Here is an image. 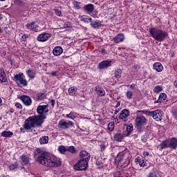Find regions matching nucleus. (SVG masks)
Masks as SVG:
<instances>
[{
    "instance_id": "412c9836",
    "label": "nucleus",
    "mask_w": 177,
    "mask_h": 177,
    "mask_svg": "<svg viewBox=\"0 0 177 177\" xmlns=\"http://www.w3.org/2000/svg\"><path fill=\"white\" fill-rule=\"evenodd\" d=\"M169 149H175L177 147V139L175 138H171L169 140Z\"/></svg>"
},
{
    "instance_id": "37998d69",
    "label": "nucleus",
    "mask_w": 177,
    "mask_h": 177,
    "mask_svg": "<svg viewBox=\"0 0 177 177\" xmlns=\"http://www.w3.org/2000/svg\"><path fill=\"white\" fill-rule=\"evenodd\" d=\"M46 97V95H45V93H38L37 95V99L39 100H44V99H45Z\"/></svg>"
},
{
    "instance_id": "864d4df0",
    "label": "nucleus",
    "mask_w": 177,
    "mask_h": 177,
    "mask_svg": "<svg viewBox=\"0 0 177 177\" xmlns=\"http://www.w3.org/2000/svg\"><path fill=\"white\" fill-rule=\"evenodd\" d=\"M130 89H136V84H133L129 86Z\"/></svg>"
},
{
    "instance_id": "09e8293b",
    "label": "nucleus",
    "mask_w": 177,
    "mask_h": 177,
    "mask_svg": "<svg viewBox=\"0 0 177 177\" xmlns=\"http://www.w3.org/2000/svg\"><path fill=\"white\" fill-rule=\"evenodd\" d=\"M95 164L98 167H102L103 165V162H102V160H100V159H97Z\"/></svg>"
},
{
    "instance_id": "49530a36",
    "label": "nucleus",
    "mask_w": 177,
    "mask_h": 177,
    "mask_svg": "<svg viewBox=\"0 0 177 177\" xmlns=\"http://www.w3.org/2000/svg\"><path fill=\"white\" fill-rule=\"evenodd\" d=\"M147 177H157V173L156 171H152L148 174Z\"/></svg>"
},
{
    "instance_id": "ddd939ff",
    "label": "nucleus",
    "mask_w": 177,
    "mask_h": 177,
    "mask_svg": "<svg viewBox=\"0 0 177 177\" xmlns=\"http://www.w3.org/2000/svg\"><path fill=\"white\" fill-rule=\"evenodd\" d=\"M128 117H129V110L123 109L120 111L119 120H122L124 122H127V121H128Z\"/></svg>"
},
{
    "instance_id": "bb28decb",
    "label": "nucleus",
    "mask_w": 177,
    "mask_h": 177,
    "mask_svg": "<svg viewBox=\"0 0 177 177\" xmlns=\"http://www.w3.org/2000/svg\"><path fill=\"white\" fill-rule=\"evenodd\" d=\"M160 150H162L164 149H168V147L169 148V140H166L165 141H162L160 145Z\"/></svg>"
},
{
    "instance_id": "f704fd0d",
    "label": "nucleus",
    "mask_w": 177,
    "mask_h": 177,
    "mask_svg": "<svg viewBox=\"0 0 177 177\" xmlns=\"http://www.w3.org/2000/svg\"><path fill=\"white\" fill-rule=\"evenodd\" d=\"M17 168H19V164H17V162L12 163L9 165L10 171H15V169H17Z\"/></svg>"
},
{
    "instance_id": "4c0bfd02",
    "label": "nucleus",
    "mask_w": 177,
    "mask_h": 177,
    "mask_svg": "<svg viewBox=\"0 0 177 177\" xmlns=\"http://www.w3.org/2000/svg\"><path fill=\"white\" fill-rule=\"evenodd\" d=\"M158 99L162 103V102H165V100H167V94H165V93H161L159 95Z\"/></svg>"
},
{
    "instance_id": "72a5a7b5",
    "label": "nucleus",
    "mask_w": 177,
    "mask_h": 177,
    "mask_svg": "<svg viewBox=\"0 0 177 177\" xmlns=\"http://www.w3.org/2000/svg\"><path fill=\"white\" fill-rule=\"evenodd\" d=\"M82 21H84V23H91L92 21V18L86 16V15H82L81 18Z\"/></svg>"
},
{
    "instance_id": "3c124183",
    "label": "nucleus",
    "mask_w": 177,
    "mask_h": 177,
    "mask_svg": "<svg viewBox=\"0 0 177 177\" xmlns=\"http://www.w3.org/2000/svg\"><path fill=\"white\" fill-rule=\"evenodd\" d=\"M133 68L134 70H136V71H138L140 68V66L138 64H135L133 66Z\"/></svg>"
},
{
    "instance_id": "338daca9",
    "label": "nucleus",
    "mask_w": 177,
    "mask_h": 177,
    "mask_svg": "<svg viewBox=\"0 0 177 177\" xmlns=\"http://www.w3.org/2000/svg\"><path fill=\"white\" fill-rule=\"evenodd\" d=\"M3 19V17L2 16L1 14H0V20H2Z\"/></svg>"
},
{
    "instance_id": "c03bdc74",
    "label": "nucleus",
    "mask_w": 177,
    "mask_h": 177,
    "mask_svg": "<svg viewBox=\"0 0 177 177\" xmlns=\"http://www.w3.org/2000/svg\"><path fill=\"white\" fill-rule=\"evenodd\" d=\"M67 118H71V120H75V115L74 114V112L71 111L70 113L66 114Z\"/></svg>"
},
{
    "instance_id": "20e7f679",
    "label": "nucleus",
    "mask_w": 177,
    "mask_h": 177,
    "mask_svg": "<svg viewBox=\"0 0 177 177\" xmlns=\"http://www.w3.org/2000/svg\"><path fill=\"white\" fill-rule=\"evenodd\" d=\"M137 113H142L143 114H146V115H149L156 121H161V120H162V111L161 110H156L153 111L147 110L137 111Z\"/></svg>"
},
{
    "instance_id": "8fccbe9b",
    "label": "nucleus",
    "mask_w": 177,
    "mask_h": 177,
    "mask_svg": "<svg viewBox=\"0 0 177 177\" xmlns=\"http://www.w3.org/2000/svg\"><path fill=\"white\" fill-rule=\"evenodd\" d=\"M55 15H57V16H62V11L59 9H55Z\"/></svg>"
},
{
    "instance_id": "c85d7f7f",
    "label": "nucleus",
    "mask_w": 177,
    "mask_h": 177,
    "mask_svg": "<svg viewBox=\"0 0 177 177\" xmlns=\"http://www.w3.org/2000/svg\"><path fill=\"white\" fill-rule=\"evenodd\" d=\"M26 74L28 75V77L29 78H31L32 80H33V78H35V71H32L31 69H28L26 71Z\"/></svg>"
},
{
    "instance_id": "9d476101",
    "label": "nucleus",
    "mask_w": 177,
    "mask_h": 177,
    "mask_svg": "<svg viewBox=\"0 0 177 177\" xmlns=\"http://www.w3.org/2000/svg\"><path fill=\"white\" fill-rule=\"evenodd\" d=\"M70 127H74V122L70 120L66 122L64 120H61L58 122V128H59V129H68Z\"/></svg>"
},
{
    "instance_id": "5701e85b",
    "label": "nucleus",
    "mask_w": 177,
    "mask_h": 177,
    "mask_svg": "<svg viewBox=\"0 0 177 177\" xmlns=\"http://www.w3.org/2000/svg\"><path fill=\"white\" fill-rule=\"evenodd\" d=\"M8 78L6 77V73L3 68H0V81L1 82H6Z\"/></svg>"
},
{
    "instance_id": "473e14b6",
    "label": "nucleus",
    "mask_w": 177,
    "mask_h": 177,
    "mask_svg": "<svg viewBox=\"0 0 177 177\" xmlns=\"http://www.w3.org/2000/svg\"><path fill=\"white\" fill-rule=\"evenodd\" d=\"M66 151H69V153H71L72 154H75V153H77V149H75V147L70 146L66 147Z\"/></svg>"
},
{
    "instance_id": "6ab92c4d",
    "label": "nucleus",
    "mask_w": 177,
    "mask_h": 177,
    "mask_svg": "<svg viewBox=\"0 0 177 177\" xmlns=\"http://www.w3.org/2000/svg\"><path fill=\"white\" fill-rule=\"evenodd\" d=\"M84 10L87 12V13H93L95 10V6L92 3L87 4L83 7Z\"/></svg>"
},
{
    "instance_id": "423d86ee",
    "label": "nucleus",
    "mask_w": 177,
    "mask_h": 177,
    "mask_svg": "<svg viewBox=\"0 0 177 177\" xmlns=\"http://www.w3.org/2000/svg\"><path fill=\"white\" fill-rule=\"evenodd\" d=\"M147 122V119L145 118V116H137L135 120V127L138 129V131H141L142 127L146 125Z\"/></svg>"
},
{
    "instance_id": "393cba45",
    "label": "nucleus",
    "mask_w": 177,
    "mask_h": 177,
    "mask_svg": "<svg viewBox=\"0 0 177 177\" xmlns=\"http://www.w3.org/2000/svg\"><path fill=\"white\" fill-rule=\"evenodd\" d=\"M153 68L154 70L158 71V73H161V71H162L163 66H162V64H161V63L156 62L153 64Z\"/></svg>"
},
{
    "instance_id": "aec40b11",
    "label": "nucleus",
    "mask_w": 177,
    "mask_h": 177,
    "mask_svg": "<svg viewBox=\"0 0 177 177\" xmlns=\"http://www.w3.org/2000/svg\"><path fill=\"white\" fill-rule=\"evenodd\" d=\"M21 100L23 102L24 104H26V106L31 105V103H32L31 98H30V97L27 95L21 96Z\"/></svg>"
},
{
    "instance_id": "0e129e2a",
    "label": "nucleus",
    "mask_w": 177,
    "mask_h": 177,
    "mask_svg": "<svg viewBox=\"0 0 177 177\" xmlns=\"http://www.w3.org/2000/svg\"><path fill=\"white\" fill-rule=\"evenodd\" d=\"M174 86H176V88H177V81L176 80L174 82Z\"/></svg>"
},
{
    "instance_id": "f3484780",
    "label": "nucleus",
    "mask_w": 177,
    "mask_h": 177,
    "mask_svg": "<svg viewBox=\"0 0 177 177\" xmlns=\"http://www.w3.org/2000/svg\"><path fill=\"white\" fill-rule=\"evenodd\" d=\"M80 157L86 161H89L91 160V153H88L86 151L83 150L80 152Z\"/></svg>"
},
{
    "instance_id": "a211bd4d",
    "label": "nucleus",
    "mask_w": 177,
    "mask_h": 177,
    "mask_svg": "<svg viewBox=\"0 0 177 177\" xmlns=\"http://www.w3.org/2000/svg\"><path fill=\"white\" fill-rule=\"evenodd\" d=\"M124 39H125V37L122 33H119L115 37H113V41L115 44H120V42H122Z\"/></svg>"
},
{
    "instance_id": "13d9d810",
    "label": "nucleus",
    "mask_w": 177,
    "mask_h": 177,
    "mask_svg": "<svg viewBox=\"0 0 177 177\" xmlns=\"http://www.w3.org/2000/svg\"><path fill=\"white\" fill-rule=\"evenodd\" d=\"M120 105H121V101H118V102H117L116 105H115L116 109H118V107L119 106H120Z\"/></svg>"
},
{
    "instance_id": "5fc2aeb1",
    "label": "nucleus",
    "mask_w": 177,
    "mask_h": 177,
    "mask_svg": "<svg viewBox=\"0 0 177 177\" xmlns=\"http://www.w3.org/2000/svg\"><path fill=\"white\" fill-rule=\"evenodd\" d=\"M27 35H22V37H21V39H22V41H26V39H27Z\"/></svg>"
},
{
    "instance_id": "a18cd8bd",
    "label": "nucleus",
    "mask_w": 177,
    "mask_h": 177,
    "mask_svg": "<svg viewBox=\"0 0 177 177\" xmlns=\"http://www.w3.org/2000/svg\"><path fill=\"white\" fill-rule=\"evenodd\" d=\"M73 5L74 6V8L75 9H80V5H81V3L77 1H73Z\"/></svg>"
},
{
    "instance_id": "69168bd1",
    "label": "nucleus",
    "mask_w": 177,
    "mask_h": 177,
    "mask_svg": "<svg viewBox=\"0 0 177 177\" xmlns=\"http://www.w3.org/2000/svg\"><path fill=\"white\" fill-rule=\"evenodd\" d=\"M144 156H149V152H144Z\"/></svg>"
},
{
    "instance_id": "6e6552de",
    "label": "nucleus",
    "mask_w": 177,
    "mask_h": 177,
    "mask_svg": "<svg viewBox=\"0 0 177 177\" xmlns=\"http://www.w3.org/2000/svg\"><path fill=\"white\" fill-rule=\"evenodd\" d=\"M26 131H30L31 128H35V123L34 122V117L30 116L28 118L23 125Z\"/></svg>"
},
{
    "instance_id": "0eeeda50",
    "label": "nucleus",
    "mask_w": 177,
    "mask_h": 177,
    "mask_svg": "<svg viewBox=\"0 0 177 177\" xmlns=\"http://www.w3.org/2000/svg\"><path fill=\"white\" fill-rule=\"evenodd\" d=\"M75 171H85L88 168V160H80L74 166Z\"/></svg>"
},
{
    "instance_id": "6e6d98bb",
    "label": "nucleus",
    "mask_w": 177,
    "mask_h": 177,
    "mask_svg": "<svg viewBox=\"0 0 177 177\" xmlns=\"http://www.w3.org/2000/svg\"><path fill=\"white\" fill-rule=\"evenodd\" d=\"M100 147L102 150H104V149H106V145H104V144H101Z\"/></svg>"
},
{
    "instance_id": "c9c22d12",
    "label": "nucleus",
    "mask_w": 177,
    "mask_h": 177,
    "mask_svg": "<svg viewBox=\"0 0 177 177\" xmlns=\"http://www.w3.org/2000/svg\"><path fill=\"white\" fill-rule=\"evenodd\" d=\"M122 75V71L121 69H117L115 71V77L117 80H120L121 78V75Z\"/></svg>"
},
{
    "instance_id": "9b49d317",
    "label": "nucleus",
    "mask_w": 177,
    "mask_h": 177,
    "mask_svg": "<svg viewBox=\"0 0 177 177\" xmlns=\"http://www.w3.org/2000/svg\"><path fill=\"white\" fill-rule=\"evenodd\" d=\"M50 37H52V34L43 32L37 36V39L39 41V42H45L48 41Z\"/></svg>"
},
{
    "instance_id": "680f3d73",
    "label": "nucleus",
    "mask_w": 177,
    "mask_h": 177,
    "mask_svg": "<svg viewBox=\"0 0 177 177\" xmlns=\"http://www.w3.org/2000/svg\"><path fill=\"white\" fill-rule=\"evenodd\" d=\"M24 129H24V127H21V129H20L21 132H25Z\"/></svg>"
},
{
    "instance_id": "4d7b16f0",
    "label": "nucleus",
    "mask_w": 177,
    "mask_h": 177,
    "mask_svg": "<svg viewBox=\"0 0 177 177\" xmlns=\"http://www.w3.org/2000/svg\"><path fill=\"white\" fill-rule=\"evenodd\" d=\"M51 106L52 107H55V100H50Z\"/></svg>"
},
{
    "instance_id": "2f4dec72",
    "label": "nucleus",
    "mask_w": 177,
    "mask_h": 177,
    "mask_svg": "<svg viewBox=\"0 0 177 177\" xmlns=\"http://www.w3.org/2000/svg\"><path fill=\"white\" fill-rule=\"evenodd\" d=\"M1 136H3V138H12V136H13V132L4 131L1 133Z\"/></svg>"
},
{
    "instance_id": "39448f33",
    "label": "nucleus",
    "mask_w": 177,
    "mask_h": 177,
    "mask_svg": "<svg viewBox=\"0 0 177 177\" xmlns=\"http://www.w3.org/2000/svg\"><path fill=\"white\" fill-rule=\"evenodd\" d=\"M14 80L20 88H23V86H27L28 85V82L26 80V76L23 73L17 74L14 77Z\"/></svg>"
},
{
    "instance_id": "2eb2a0df",
    "label": "nucleus",
    "mask_w": 177,
    "mask_h": 177,
    "mask_svg": "<svg viewBox=\"0 0 177 177\" xmlns=\"http://www.w3.org/2000/svg\"><path fill=\"white\" fill-rule=\"evenodd\" d=\"M127 134L124 133H121V131H118L114 136L113 139L115 142H121L122 139L126 138Z\"/></svg>"
},
{
    "instance_id": "bf43d9fd",
    "label": "nucleus",
    "mask_w": 177,
    "mask_h": 177,
    "mask_svg": "<svg viewBox=\"0 0 177 177\" xmlns=\"http://www.w3.org/2000/svg\"><path fill=\"white\" fill-rule=\"evenodd\" d=\"M56 73H57V71L55 72H51V75H53V77H56Z\"/></svg>"
},
{
    "instance_id": "c756f323",
    "label": "nucleus",
    "mask_w": 177,
    "mask_h": 177,
    "mask_svg": "<svg viewBox=\"0 0 177 177\" xmlns=\"http://www.w3.org/2000/svg\"><path fill=\"white\" fill-rule=\"evenodd\" d=\"M49 142V137L44 136L40 138L39 139V143L40 145H46Z\"/></svg>"
},
{
    "instance_id": "f03ea898",
    "label": "nucleus",
    "mask_w": 177,
    "mask_h": 177,
    "mask_svg": "<svg viewBox=\"0 0 177 177\" xmlns=\"http://www.w3.org/2000/svg\"><path fill=\"white\" fill-rule=\"evenodd\" d=\"M149 33L151 34L152 38H153V39L156 41H158V42L165 41L167 37H168V32L157 27L151 28L149 29Z\"/></svg>"
},
{
    "instance_id": "a878e982",
    "label": "nucleus",
    "mask_w": 177,
    "mask_h": 177,
    "mask_svg": "<svg viewBox=\"0 0 177 177\" xmlns=\"http://www.w3.org/2000/svg\"><path fill=\"white\" fill-rule=\"evenodd\" d=\"M21 160L24 165H27V164H28V162H30V158L27 155L23 154L21 156Z\"/></svg>"
},
{
    "instance_id": "1a4fd4ad",
    "label": "nucleus",
    "mask_w": 177,
    "mask_h": 177,
    "mask_svg": "<svg viewBox=\"0 0 177 177\" xmlns=\"http://www.w3.org/2000/svg\"><path fill=\"white\" fill-rule=\"evenodd\" d=\"M35 127H41L44 124V120H46V115L39 114L38 115L32 116Z\"/></svg>"
},
{
    "instance_id": "7c9ffc66",
    "label": "nucleus",
    "mask_w": 177,
    "mask_h": 177,
    "mask_svg": "<svg viewBox=\"0 0 177 177\" xmlns=\"http://www.w3.org/2000/svg\"><path fill=\"white\" fill-rule=\"evenodd\" d=\"M77 88L75 86H72L68 88V93L71 96H75L77 94Z\"/></svg>"
},
{
    "instance_id": "4be33fe9",
    "label": "nucleus",
    "mask_w": 177,
    "mask_h": 177,
    "mask_svg": "<svg viewBox=\"0 0 177 177\" xmlns=\"http://www.w3.org/2000/svg\"><path fill=\"white\" fill-rule=\"evenodd\" d=\"M53 53L54 56H60V55L63 53V48L60 46H56L53 49Z\"/></svg>"
},
{
    "instance_id": "79ce46f5",
    "label": "nucleus",
    "mask_w": 177,
    "mask_h": 177,
    "mask_svg": "<svg viewBox=\"0 0 177 177\" xmlns=\"http://www.w3.org/2000/svg\"><path fill=\"white\" fill-rule=\"evenodd\" d=\"M126 96L127 99L131 100L132 99V96H133V93L129 90L126 92Z\"/></svg>"
},
{
    "instance_id": "ea45409f",
    "label": "nucleus",
    "mask_w": 177,
    "mask_h": 177,
    "mask_svg": "<svg viewBox=\"0 0 177 177\" xmlns=\"http://www.w3.org/2000/svg\"><path fill=\"white\" fill-rule=\"evenodd\" d=\"M132 131H133V126H132L131 124H129L127 127V133L126 134V136H129L131 132H132Z\"/></svg>"
},
{
    "instance_id": "7ed1b4c3",
    "label": "nucleus",
    "mask_w": 177,
    "mask_h": 177,
    "mask_svg": "<svg viewBox=\"0 0 177 177\" xmlns=\"http://www.w3.org/2000/svg\"><path fill=\"white\" fill-rule=\"evenodd\" d=\"M129 152L123 151L119 153L117 157L115 158V161L118 162V164L123 162L124 165H128V164H129Z\"/></svg>"
},
{
    "instance_id": "774afa93",
    "label": "nucleus",
    "mask_w": 177,
    "mask_h": 177,
    "mask_svg": "<svg viewBox=\"0 0 177 177\" xmlns=\"http://www.w3.org/2000/svg\"><path fill=\"white\" fill-rule=\"evenodd\" d=\"M106 52V50H102V53H104Z\"/></svg>"
},
{
    "instance_id": "de8ad7c7",
    "label": "nucleus",
    "mask_w": 177,
    "mask_h": 177,
    "mask_svg": "<svg viewBox=\"0 0 177 177\" xmlns=\"http://www.w3.org/2000/svg\"><path fill=\"white\" fill-rule=\"evenodd\" d=\"M138 163H139V165H140L141 167H146V162H145L144 160H138Z\"/></svg>"
},
{
    "instance_id": "e433bc0d",
    "label": "nucleus",
    "mask_w": 177,
    "mask_h": 177,
    "mask_svg": "<svg viewBox=\"0 0 177 177\" xmlns=\"http://www.w3.org/2000/svg\"><path fill=\"white\" fill-rule=\"evenodd\" d=\"M115 127V124H114V122H111L108 124V131L110 132H113L114 131V128Z\"/></svg>"
},
{
    "instance_id": "dca6fc26",
    "label": "nucleus",
    "mask_w": 177,
    "mask_h": 177,
    "mask_svg": "<svg viewBox=\"0 0 177 177\" xmlns=\"http://www.w3.org/2000/svg\"><path fill=\"white\" fill-rule=\"evenodd\" d=\"M95 91L97 96L102 97L106 95V91L100 85H97L95 87Z\"/></svg>"
},
{
    "instance_id": "cd10ccee",
    "label": "nucleus",
    "mask_w": 177,
    "mask_h": 177,
    "mask_svg": "<svg viewBox=\"0 0 177 177\" xmlns=\"http://www.w3.org/2000/svg\"><path fill=\"white\" fill-rule=\"evenodd\" d=\"M90 23H91L90 24L93 28H99V27H101V26H102V24L100 21H93L92 19Z\"/></svg>"
},
{
    "instance_id": "a19ab883",
    "label": "nucleus",
    "mask_w": 177,
    "mask_h": 177,
    "mask_svg": "<svg viewBox=\"0 0 177 177\" xmlns=\"http://www.w3.org/2000/svg\"><path fill=\"white\" fill-rule=\"evenodd\" d=\"M162 91V86H156L153 88V92H155V93H160V92H161Z\"/></svg>"
},
{
    "instance_id": "f8f14e48",
    "label": "nucleus",
    "mask_w": 177,
    "mask_h": 177,
    "mask_svg": "<svg viewBox=\"0 0 177 177\" xmlns=\"http://www.w3.org/2000/svg\"><path fill=\"white\" fill-rule=\"evenodd\" d=\"M111 61L104 60L98 64V70H106L109 67H111Z\"/></svg>"
},
{
    "instance_id": "4468645a",
    "label": "nucleus",
    "mask_w": 177,
    "mask_h": 177,
    "mask_svg": "<svg viewBox=\"0 0 177 177\" xmlns=\"http://www.w3.org/2000/svg\"><path fill=\"white\" fill-rule=\"evenodd\" d=\"M37 113L41 115H44V113H45V114L49 113V109H48V105H39L37 109Z\"/></svg>"
},
{
    "instance_id": "603ef678",
    "label": "nucleus",
    "mask_w": 177,
    "mask_h": 177,
    "mask_svg": "<svg viewBox=\"0 0 177 177\" xmlns=\"http://www.w3.org/2000/svg\"><path fill=\"white\" fill-rule=\"evenodd\" d=\"M15 107H17V109H21V104L20 103H15Z\"/></svg>"
},
{
    "instance_id": "58836bf2",
    "label": "nucleus",
    "mask_w": 177,
    "mask_h": 177,
    "mask_svg": "<svg viewBox=\"0 0 177 177\" xmlns=\"http://www.w3.org/2000/svg\"><path fill=\"white\" fill-rule=\"evenodd\" d=\"M58 150H59V153H61V154H64V153L66 151H67V147H64L63 145L59 146L58 147Z\"/></svg>"
},
{
    "instance_id": "052dcab7",
    "label": "nucleus",
    "mask_w": 177,
    "mask_h": 177,
    "mask_svg": "<svg viewBox=\"0 0 177 177\" xmlns=\"http://www.w3.org/2000/svg\"><path fill=\"white\" fill-rule=\"evenodd\" d=\"M154 103L157 104V103H162V102H161V100H160V98H158V100L154 101Z\"/></svg>"
},
{
    "instance_id": "f257e3e1",
    "label": "nucleus",
    "mask_w": 177,
    "mask_h": 177,
    "mask_svg": "<svg viewBox=\"0 0 177 177\" xmlns=\"http://www.w3.org/2000/svg\"><path fill=\"white\" fill-rule=\"evenodd\" d=\"M34 158L37 161V162L41 165H44V167H60L62 164L60 160L57 159V158L49 154L39 148L35 151Z\"/></svg>"
},
{
    "instance_id": "e2e57ef3",
    "label": "nucleus",
    "mask_w": 177,
    "mask_h": 177,
    "mask_svg": "<svg viewBox=\"0 0 177 177\" xmlns=\"http://www.w3.org/2000/svg\"><path fill=\"white\" fill-rule=\"evenodd\" d=\"M120 109H118L117 110L115 111V114H117V113L120 112Z\"/></svg>"
},
{
    "instance_id": "b1692460",
    "label": "nucleus",
    "mask_w": 177,
    "mask_h": 177,
    "mask_svg": "<svg viewBox=\"0 0 177 177\" xmlns=\"http://www.w3.org/2000/svg\"><path fill=\"white\" fill-rule=\"evenodd\" d=\"M26 27L28 30H32V31H38V26L35 25V22L27 24Z\"/></svg>"
}]
</instances>
